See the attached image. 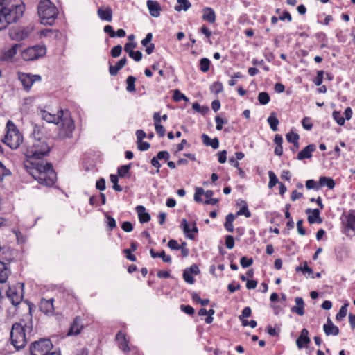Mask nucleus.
I'll return each mask as SVG.
<instances>
[{
    "mask_svg": "<svg viewBox=\"0 0 355 355\" xmlns=\"http://www.w3.org/2000/svg\"><path fill=\"white\" fill-rule=\"evenodd\" d=\"M24 168L41 185L53 187L57 181V173L51 162L24 161Z\"/></svg>",
    "mask_w": 355,
    "mask_h": 355,
    "instance_id": "obj_1",
    "label": "nucleus"
},
{
    "mask_svg": "<svg viewBox=\"0 0 355 355\" xmlns=\"http://www.w3.org/2000/svg\"><path fill=\"white\" fill-rule=\"evenodd\" d=\"M52 148L53 144L48 142L47 138L33 139L21 148L22 153L26 157L24 161L43 162V158L49 155Z\"/></svg>",
    "mask_w": 355,
    "mask_h": 355,
    "instance_id": "obj_2",
    "label": "nucleus"
},
{
    "mask_svg": "<svg viewBox=\"0 0 355 355\" xmlns=\"http://www.w3.org/2000/svg\"><path fill=\"white\" fill-rule=\"evenodd\" d=\"M37 12L44 24L52 25L58 14L56 6L50 0H41L37 8Z\"/></svg>",
    "mask_w": 355,
    "mask_h": 355,
    "instance_id": "obj_3",
    "label": "nucleus"
},
{
    "mask_svg": "<svg viewBox=\"0 0 355 355\" xmlns=\"http://www.w3.org/2000/svg\"><path fill=\"white\" fill-rule=\"evenodd\" d=\"M24 320L21 319L19 322H15L11 328L10 340L11 344L17 351L24 349L27 344L25 328L23 327Z\"/></svg>",
    "mask_w": 355,
    "mask_h": 355,
    "instance_id": "obj_4",
    "label": "nucleus"
},
{
    "mask_svg": "<svg viewBox=\"0 0 355 355\" xmlns=\"http://www.w3.org/2000/svg\"><path fill=\"white\" fill-rule=\"evenodd\" d=\"M25 9L24 4L21 2L20 4L6 5L0 14H3L9 24L15 23L24 15Z\"/></svg>",
    "mask_w": 355,
    "mask_h": 355,
    "instance_id": "obj_5",
    "label": "nucleus"
},
{
    "mask_svg": "<svg viewBox=\"0 0 355 355\" xmlns=\"http://www.w3.org/2000/svg\"><path fill=\"white\" fill-rule=\"evenodd\" d=\"M53 349V345L49 338H40L31 343L30 355H47Z\"/></svg>",
    "mask_w": 355,
    "mask_h": 355,
    "instance_id": "obj_6",
    "label": "nucleus"
},
{
    "mask_svg": "<svg viewBox=\"0 0 355 355\" xmlns=\"http://www.w3.org/2000/svg\"><path fill=\"white\" fill-rule=\"evenodd\" d=\"M46 54L44 45H34L24 49L21 53V58L26 62H31L43 58Z\"/></svg>",
    "mask_w": 355,
    "mask_h": 355,
    "instance_id": "obj_7",
    "label": "nucleus"
},
{
    "mask_svg": "<svg viewBox=\"0 0 355 355\" xmlns=\"http://www.w3.org/2000/svg\"><path fill=\"white\" fill-rule=\"evenodd\" d=\"M24 283L17 282L15 285L9 286L6 292L7 297L15 307L19 305L22 301L24 297Z\"/></svg>",
    "mask_w": 355,
    "mask_h": 355,
    "instance_id": "obj_8",
    "label": "nucleus"
},
{
    "mask_svg": "<svg viewBox=\"0 0 355 355\" xmlns=\"http://www.w3.org/2000/svg\"><path fill=\"white\" fill-rule=\"evenodd\" d=\"M17 75V79L22 85L23 89L27 93L31 92V87L35 82L42 80V76L39 74L18 71Z\"/></svg>",
    "mask_w": 355,
    "mask_h": 355,
    "instance_id": "obj_9",
    "label": "nucleus"
},
{
    "mask_svg": "<svg viewBox=\"0 0 355 355\" xmlns=\"http://www.w3.org/2000/svg\"><path fill=\"white\" fill-rule=\"evenodd\" d=\"M2 141L12 149L18 148L23 141V136L18 130L8 132L2 139Z\"/></svg>",
    "mask_w": 355,
    "mask_h": 355,
    "instance_id": "obj_10",
    "label": "nucleus"
},
{
    "mask_svg": "<svg viewBox=\"0 0 355 355\" xmlns=\"http://www.w3.org/2000/svg\"><path fill=\"white\" fill-rule=\"evenodd\" d=\"M61 125L59 130V135L63 138H71L73 135V131L75 129V125L71 118L64 117L60 121Z\"/></svg>",
    "mask_w": 355,
    "mask_h": 355,
    "instance_id": "obj_11",
    "label": "nucleus"
},
{
    "mask_svg": "<svg viewBox=\"0 0 355 355\" xmlns=\"http://www.w3.org/2000/svg\"><path fill=\"white\" fill-rule=\"evenodd\" d=\"M15 259V250L10 247L4 245L0 246V261L10 266V263Z\"/></svg>",
    "mask_w": 355,
    "mask_h": 355,
    "instance_id": "obj_12",
    "label": "nucleus"
},
{
    "mask_svg": "<svg viewBox=\"0 0 355 355\" xmlns=\"http://www.w3.org/2000/svg\"><path fill=\"white\" fill-rule=\"evenodd\" d=\"M340 218L346 229L355 232V210L351 209L348 213H343Z\"/></svg>",
    "mask_w": 355,
    "mask_h": 355,
    "instance_id": "obj_13",
    "label": "nucleus"
},
{
    "mask_svg": "<svg viewBox=\"0 0 355 355\" xmlns=\"http://www.w3.org/2000/svg\"><path fill=\"white\" fill-rule=\"evenodd\" d=\"M21 46L19 44H13L10 49L2 51L0 54L1 62H9L12 61L15 55L17 53L19 48Z\"/></svg>",
    "mask_w": 355,
    "mask_h": 355,
    "instance_id": "obj_14",
    "label": "nucleus"
},
{
    "mask_svg": "<svg viewBox=\"0 0 355 355\" xmlns=\"http://www.w3.org/2000/svg\"><path fill=\"white\" fill-rule=\"evenodd\" d=\"M199 273L200 270L198 266L196 264L193 263L189 268H187L183 271L182 277L186 282L192 284L195 281L192 275H198Z\"/></svg>",
    "mask_w": 355,
    "mask_h": 355,
    "instance_id": "obj_15",
    "label": "nucleus"
},
{
    "mask_svg": "<svg viewBox=\"0 0 355 355\" xmlns=\"http://www.w3.org/2000/svg\"><path fill=\"white\" fill-rule=\"evenodd\" d=\"M180 227L182 229L184 233L185 234L186 236L188 239H189L191 240H194L195 239V236H194L193 233H198V227L196 226V222H194L193 223V227L191 230L187 219L186 218H183L182 220V221H181V223H180Z\"/></svg>",
    "mask_w": 355,
    "mask_h": 355,
    "instance_id": "obj_16",
    "label": "nucleus"
},
{
    "mask_svg": "<svg viewBox=\"0 0 355 355\" xmlns=\"http://www.w3.org/2000/svg\"><path fill=\"white\" fill-rule=\"evenodd\" d=\"M53 302V298L49 300L42 299L39 306L40 310L47 315H53L54 313Z\"/></svg>",
    "mask_w": 355,
    "mask_h": 355,
    "instance_id": "obj_17",
    "label": "nucleus"
},
{
    "mask_svg": "<svg viewBox=\"0 0 355 355\" xmlns=\"http://www.w3.org/2000/svg\"><path fill=\"white\" fill-rule=\"evenodd\" d=\"M116 340L118 342L119 347L124 353H128L130 351L129 347V340L126 338V335L122 331H118L116 335Z\"/></svg>",
    "mask_w": 355,
    "mask_h": 355,
    "instance_id": "obj_18",
    "label": "nucleus"
},
{
    "mask_svg": "<svg viewBox=\"0 0 355 355\" xmlns=\"http://www.w3.org/2000/svg\"><path fill=\"white\" fill-rule=\"evenodd\" d=\"M305 212L306 214H309L308 217H307V220L310 224H314V223L320 224L322 223V219L320 216V209H312L311 208H308L306 209Z\"/></svg>",
    "mask_w": 355,
    "mask_h": 355,
    "instance_id": "obj_19",
    "label": "nucleus"
},
{
    "mask_svg": "<svg viewBox=\"0 0 355 355\" xmlns=\"http://www.w3.org/2000/svg\"><path fill=\"white\" fill-rule=\"evenodd\" d=\"M81 322H82V319L80 318V317L76 316L73 319V321L70 328L69 329L67 335V336L78 335L81 332V331L83 328V326L81 324Z\"/></svg>",
    "mask_w": 355,
    "mask_h": 355,
    "instance_id": "obj_20",
    "label": "nucleus"
},
{
    "mask_svg": "<svg viewBox=\"0 0 355 355\" xmlns=\"http://www.w3.org/2000/svg\"><path fill=\"white\" fill-rule=\"evenodd\" d=\"M316 145L314 144H309L301 150L297 155V159L298 160H303L305 159H310L312 157V153L315 151Z\"/></svg>",
    "mask_w": 355,
    "mask_h": 355,
    "instance_id": "obj_21",
    "label": "nucleus"
},
{
    "mask_svg": "<svg viewBox=\"0 0 355 355\" xmlns=\"http://www.w3.org/2000/svg\"><path fill=\"white\" fill-rule=\"evenodd\" d=\"M30 31L26 28H19L10 32V35L12 40L21 41L28 37Z\"/></svg>",
    "mask_w": 355,
    "mask_h": 355,
    "instance_id": "obj_22",
    "label": "nucleus"
},
{
    "mask_svg": "<svg viewBox=\"0 0 355 355\" xmlns=\"http://www.w3.org/2000/svg\"><path fill=\"white\" fill-rule=\"evenodd\" d=\"M149 13L152 17H159L160 16L162 8L157 1L148 0L146 2Z\"/></svg>",
    "mask_w": 355,
    "mask_h": 355,
    "instance_id": "obj_23",
    "label": "nucleus"
},
{
    "mask_svg": "<svg viewBox=\"0 0 355 355\" xmlns=\"http://www.w3.org/2000/svg\"><path fill=\"white\" fill-rule=\"evenodd\" d=\"M202 19L205 21L210 24H214L216 19V15L213 8L210 7H205L202 9Z\"/></svg>",
    "mask_w": 355,
    "mask_h": 355,
    "instance_id": "obj_24",
    "label": "nucleus"
},
{
    "mask_svg": "<svg viewBox=\"0 0 355 355\" xmlns=\"http://www.w3.org/2000/svg\"><path fill=\"white\" fill-rule=\"evenodd\" d=\"M323 329L327 336H337L339 334V329L334 325L329 318H327V324L323 326Z\"/></svg>",
    "mask_w": 355,
    "mask_h": 355,
    "instance_id": "obj_25",
    "label": "nucleus"
},
{
    "mask_svg": "<svg viewBox=\"0 0 355 355\" xmlns=\"http://www.w3.org/2000/svg\"><path fill=\"white\" fill-rule=\"evenodd\" d=\"M310 341L311 340L309 337V331L305 328L302 329L300 335L296 340L297 347L299 349H302L304 347L305 345L309 344Z\"/></svg>",
    "mask_w": 355,
    "mask_h": 355,
    "instance_id": "obj_26",
    "label": "nucleus"
},
{
    "mask_svg": "<svg viewBox=\"0 0 355 355\" xmlns=\"http://www.w3.org/2000/svg\"><path fill=\"white\" fill-rule=\"evenodd\" d=\"M127 63V58L124 56L123 58L119 60L115 65H112L110 64L109 66V73L111 76H115L118 74L119 71H120Z\"/></svg>",
    "mask_w": 355,
    "mask_h": 355,
    "instance_id": "obj_27",
    "label": "nucleus"
},
{
    "mask_svg": "<svg viewBox=\"0 0 355 355\" xmlns=\"http://www.w3.org/2000/svg\"><path fill=\"white\" fill-rule=\"evenodd\" d=\"M296 306L291 307V311L293 313H295L297 315L302 316L304 314V302L302 297H297L295 299Z\"/></svg>",
    "mask_w": 355,
    "mask_h": 355,
    "instance_id": "obj_28",
    "label": "nucleus"
},
{
    "mask_svg": "<svg viewBox=\"0 0 355 355\" xmlns=\"http://www.w3.org/2000/svg\"><path fill=\"white\" fill-rule=\"evenodd\" d=\"M97 14L101 20L108 22L112 20V10L110 7L107 6L105 9L100 8L97 10Z\"/></svg>",
    "mask_w": 355,
    "mask_h": 355,
    "instance_id": "obj_29",
    "label": "nucleus"
},
{
    "mask_svg": "<svg viewBox=\"0 0 355 355\" xmlns=\"http://www.w3.org/2000/svg\"><path fill=\"white\" fill-rule=\"evenodd\" d=\"M62 116L52 114L46 111H42V117L44 120L47 121L48 123H53L55 124H58L62 118L63 111L61 110Z\"/></svg>",
    "mask_w": 355,
    "mask_h": 355,
    "instance_id": "obj_30",
    "label": "nucleus"
},
{
    "mask_svg": "<svg viewBox=\"0 0 355 355\" xmlns=\"http://www.w3.org/2000/svg\"><path fill=\"white\" fill-rule=\"evenodd\" d=\"M24 303L26 304L28 311V317L29 321L26 322H23V327L25 328V331H28V333H31L33 331V322H32V308L34 305L31 303L28 300H25Z\"/></svg>",
    "mask_w": 355,
    "mask_h": 355,
    "instance_id": "obj_31",
    "label": "nucleus"
},
{
    "mask_svg": "<svg viewBox=\"0 0 355 355\" xmlns=\"http://www.w3.org/2000/svg\"><path fill=\"white\" fill-rule=\"evenodd\" d=\"M136 211L138 214L139 220L141 223H148L150 220V215L146 211V208L142 205L136 207Z\"/></svg>",
    "mask_w": 355,
    "mask_h": 355,
    "instance_id": "obj_32",
    "label": "nucleus"
},
{
    "mask_svg": "<svg viewBox=\"0 0 355 355\" xmlns=\"http://www.w3.org/2000/svg\"><path fill=\"white\" fill-rule=\"evenodd\" d=\"M10 273L11 272L9 265L0 261V283H5Z\"/></svg>",
    "mask_w": 355,
    "mask_h": 355,
    "instance_id": "obj_33",
    "label": "nucleus"
},
{
    "mask_svg": "<svg viewBox=\"0 0 355 355\" xmlns=\"http://www.w3.org/2000/svg\"><path fill=\"white\" fill-rule=\"evenodd\" d=\"M319 187H327L329 189H333L336 186V182L332 178L321 176L318 182Z\"/></svg>",
    "mask_w": 355,
    "mask_h": 355,
    "instance_id": "obj_34",
    "label": "nucleus"
},
{
    "mask_svg": "<svg viewBox=\"0 0 355 355\" xmlns=\"http://www.w3.org/2000/svg\"><path fill=\"white\" fill-rule=\"evenodd\" d=\"M267 121L272 131L275 132L278 130L279 121L277 119V114L275 112H272L270 113V115L268 118Z\"/></svg>",
    "mask_w": 355,
    "mask_h": 355,
    "instance_id": "obj_35",
    "label": "nucleus"
},
{
    "mask_svg": "<svg viewBox=\"0 0 355 355\" xmlns=\"http://www.w3.org/2000/svg\"><path fill=\"white\" fill-rule=\"evenodd\" d=\"M235 216L232 213L226 216L224 227L225 230L229 232H233L234 231L233 222Z\"/></svg>",
    "mask_w": 355,
    "mask_h": 355,
    "instance_id": "obj_36",
    "label": "nucleus"
},
{
    "mask_svg": "<svg viewBox=\"0 0 355 355\" xmlns=\"http://www.w3.org/2000/svg\"><path fill=\"white\" fill-rule=\"evenodd\" d=\"M177 1L179 5H176L174 8L177 12L187 11L191 6V3L189 0H177Z\"/></svg>",
    "mask_w": 355,
    "mask_h": 355,
    "instance_id": "obj_37",
    "label": "nucleus"
},
{
    "mask_svg": "<svg viewBox=\"0 0 355 355\" xmlns=\"http://www.w3.org/2000/svg\"><path fill=\"white\" fill-rule=\"evenodd\" d=\"M132 164L130 163L128 164L122 165L117 169L118 175L120 178L130 177V169L131 168Z\"/></svg>",
    "mask_w": 355,
    "mask_h": 355,
    "instance_id": "obj_38",
    "label": "nucleus"
},
{
    "mask_svg": "<svg viewBox=\"0 0 355 355\" xmlns=\"http://www.w3.org/2000/svg\"><path fill=\"white\" fill-rule=\"evenodd\" d=\"M105 223L108 231H112L116 227V223L115 219L109 215L107 212L105 213Z\"/></svg>",
    "mask_w": 355,
    "mask_h": 355,
    "instance_id": "obj_39",
    "label": "nucleus"
},
{
    "mask_svg": "<svg viewBox=\"0 0 355 355\" xmlns=\"http://www.w3.org/2000/svg\"><path fill=\"white\" fill-rule=\"evenodd\" d=\"M137 78L135 76H128L126 79V90L129 92H135V81Z\"/></svg>",
    "mask_w": 355,
    "mask_h": 355,
    "instance_id": "obj_40",
    "label": "nucleus"
},
{
    "mask_svg": "<svg viewBox=\"0 0 355 355\" xmlns=\"http://www.w3.org/2000/svg\"><path fill=\"white\" fill-rule=\"evenodd\" d=\"M199 65H200V69L202 72L206 73L209 70L211 62L208 58H203L200 60Z\"/></svg>",
    "mask_w": 355,
    "mask_h": 355,
    "instance_id": "obj_41",
    "label": "nucleus"
},
{
    "mask_svg": "<svg viewBox=\"0 0 355 355\" xmlns=\"http://www.w3.org/2000/svg\"><path fill=\"white\" fill-rule=\"evenodd\" d=\"M348 306L349 303L347 302L341 306L339 312L336 315V320H341L347 315Z\"/></svg>",
    "mask_w": 355,
    "mask_h": 355,
    "instance_id": "obj_42",
    "label": "nucleus"
},
{
    "mask_svg": "<svg viewBox=\"0 0 355 355\" xmlns=\"http://www.w3.org/2000/svg\"><path fill=\"white\" fill-rule=\"evenodd\" d=\"M258 101L261 105H265L270 102V97L268 92H261L258 95Z\"/></svg>",
    "mask_w": 355,
    "mask_h": 355,
    "instance_id": "obj_43",
    "label": "nucleus"
},
{
    "mask_svg": "<svg viewBox=\"0 0 355 355\" xmlns=\"http://www.w3.org/2000/svg\"><path fill=\"white\" fill-rule=\"evenodd\" d=\"M286 140L289 143H292L293 146H297V141H299L300 136L297 133L289 132L286 135Z\"/></svg>",
    "mask_w": 355,
    "mask_h": 355,
    "instance_id": "obj_44",
    "label": "nucleus"
},
{
    "mask_svg": "<svg viewBox=\"0 0 355 355\" xmlns=\"http://www.w3.org/2000/svg\"><path fill=\"white\" fill-rule=\"evenodd\" d=\"M268 175H269V179H270L269 182H268L269 188L271 189V188L274 187L277 184H279V182L278 180V178L273 171H270L268 172Z\"/></svg>",
    "mask_w": 355,
    "mask_h": 355,
    "instance_id": "obj_45",
    "label": "nucleus"
},
{
    "mask_svg": "<svg viewBox=\"0 0 355 355\" xmlns=\"http://www.w3.org/2000/svg\"><path fill=\"white\" fill-rule=\"evenodd\" d=\"M173 98L176 102H180L182 100L189 101V98L182 94L179 89H175L173 93Z\"/></svg>",
    "mask_w": 355,
    "mask_h": 355,
    "instance_id": "obj_46",
    "label": "nucleus"
},
{
    "mask_svg": "<svg viewBox=\"0 0 355 355\" xmlns=\"http://www.w3.org/2000/svg\"><path fill=\"white\" fill-rule=\"evenodd\" d=\"M244 205H243L241 209L236 212L237 216L244 215L246 218H250L251 216V213L248 209L246 202L243 201Z\"/></svg>",
    "mask_w": 355,
    "mask_h": 355,
    "instance_id": "obj_47",
    "label": "nucleus"
},
{
    "mask_svg": "<svg viewBox=\"0 0 355 355\" xmlns=\"http://www.w3.org/2000/svg\"><path fill=\"white\" fill-rule=\"evenodd\" d=\"M332 116L339 125H343L345 124V119L342 116L340 112L336 110L334 111Z\"/></svg>",
    "mask_w": 355,
    "mask_h": 355,
    "instance_id": "obj_48",
    "label": "nucleus"
},
{
    "mask_svg": "<svg viewBox=\"0 0 355 355\" xmlns=\"http://www.w3.org/2000/svg\"><path fill=\"white\" fill-rule=\"evenodd\" d=\"M12 173L10 169L7 168L1 162H0V180L5 177L11 175Z\"/></svg>",
    "mask_w": 355,
    "mask_h": 355,
    "instance_id": "obj_49",
    "label": "nucleus"
},
{
    "mask_svg": "<svg viewBox=\"0 0 355 355\" xmlns=\"http://www.w3.org/2000/svg\"><path fill=\"white\" fill-rule=\"evenodd\" d=\"M253 263V259L252 257H247L243 256L240 259V264L243 268H248Z\"/></svg>",
    "mask_w": 355,
    "mask_h": 355,
    "instance_id": "obj_50",
    "label": "nucleus"
},
{
    "mask_svg": "<svg viewBox=\"0 0 355 355\" xmlns=\"http://www.w3.org/2000/svg\"><path fill=\"white\" fill-rule=\"evenodd\" d=\"M223 89V84L219 81L214 82L211 86V91L216 94H218L220 92H221Z\"/></svg>",
    "mask_w": 355,
    "mask_h": 355,
    "instance_id": "obj_51",
    "label": "nucleus"
},
{
    "mask_svg": "<svg viewBox=\"0 0 355 355\" xmlns=\"http://www.w3.org/2000/svg\"><path fill=\"white\" fill-rule=\"evenodd\" d=\"M194 194V200L196 202H202L201 196L204 194L205 190L201 187H196Z\"/></svg>",
    "mask_w": 355,
    "mask_h": 355,
    "instance_id": "obj_52",
    "label": "nucleus"
},
{
    "mask_svg": "<svg viewBox=\"0 0 355 355\" xmlns=\"http://www.w3.org/2000/svg\"><path fill=\"white\" fill-rule=\"evenodd\" d=\"M304 266H297L295 268V271L296 272H302L304 274H305L306 272H308L309 274L311 273H313V270L309 267V266L307 265V262L306 261H304Z\"/></svg>",
    "mask_w": 355,
    "mask_h": 355,
    "instance_id": "obj_53",
    "label": "nucleus"
},
{
    "mask_svg": "<svg viewBox=\"0 0 355 355\" xmlns=\"http://www.w3.org/2000/svg\"><path fill=\"white\" fill-rule=\"evenodd\" d=\"M302 125L305 130H310L312 129L313 125L311 118L306 116L302 120Z\"/></svg>",
    "mask_w": 355,
    "mask_h": 355,
    "instance_id": "obj_54",
    "label": "nucleus"
},
{
    "mask_svg": "<svg viewBox=\"0 0 355 355\" xmlns=\"http://www.w3.org/2000/svg\"><path fill=\"white\" fill-rule=\"evenodd\" d=\"M307 189H314L318 191L320 189L319 184L314 180H308L305 183Z\"/></svg>",
    "mask_w": 355,
    "mask_h": 355,
    "instance_id": "obj_55",
    "label": "nucleus"
},
{
    "mask_svg": "<svg viewBox=\"0 0 355 355\" xmlns=\"http://www.w3.org/2000/svg\"><path fill=\"white\" fill-rule=\"evenodd\" d=\"M59 33L58 30H53L50 28H45L40 31V35L44 37H49L53 34H55V37H56Z\"/></svg>",
    "mask_w": 355,
    "mask_h": 355,
    "instance_id": "obj_56",
    "label": "nucleus"
},
{
    "mask_svg": "<svg viewBox=\"0 0 355 355\" xmlns=\"http://www.w3.org/2000/svg\"><path fill=\"white\" fill-rule=\"evenodd\" d=\"M122 49V46L118 44L111 49L110 54L113 58H118L121 55Z\"/></svg>",
    "mask_w": 355,
    "mask_h": 355,
    "instance_id": "obj_57",
    "label": "nucleus"
},
{
    "mask_svg": "<svg viewBox=\"0 0 355 355\" xmlns=\"http://www.w3.org/2000/svg\"><path fill=\"white\" fill-rule=\"evenodd\" d=\"M159 160H160V159L157 158V155L154 156L151 159V160H150L151 165L156 168V171H155L156 173H159L160 168H161V166H162L160 162H159Z\"/></svg>",
    "mask_w": 355,
    "mask_h": 355,
    "instance_id": "obj_58",
    "label": "nucleus"
},
{
    "mask_svg": "<svg viewBox=\"0 0 355 355\" xmlns=\"http://www.w3.org/2000/svg\"><path fill=\"white\" fill-rule=\"evenodd\" d=\"M180 310L189 315H193L195 313L194 309L190 305L181 304Z\"/></svg>",
    "mask_w": 355,
    "mask_h": 355,
    "instance_id": "obj_59",
    "label": "nucleus"
},
{
    "mask_svg": "<svg viewBox=\"0 0 355 355\" xmlns=\"http://www.w3.org/2000/svg\"><path fill=\"white\" fill-rule=\"evenodd\" d=\"M215 121H216V130H221L223 129V125L225 124V123H227V119H222L221 117H220L219 116H216L215 117Z\"/></svg>",
    "mask_w": 355,
    "mask_h": 355,
    "instance_id": "obj_60",
    "label": "nucleus"
},
{
    "mask_svg": "<svg viewBox=\"0 0 355 355\" xmlns=\"http://www.w3.org/2000/svg\"><path fill=\"white\" fill-rule=\"evenodd\" d=\"M225 245L228 249H232L234 247V238L232 235L225 236Z\"/></svg>",
    "mask_w": 355,
    "mask_h": 355,
    "instance_id": "obj_61",
    "label": "nucleus"
},
{
    "mask_svg": "<svg viewBox=\"0 0 355 355\" xmlns=\"http://www.w3.org/2000/svg\"><path fill=\"white\" fill-rule=\"evenodd\" d=\"M323 76H324V71H318L317 76L315 78L314 83L317 86H320L322 85L323 81Z\"/></svg>",
    "mask_w": 355,
    "mask_h": 355,
    "instance_id": "obj_62",
    "label": "nucleus"
},
{
    "mask_svg": "<svg viewBox=\"0 0 355 355\" xmlns=\"http://www.w3.org/2000/svg\"><path fill=\"white\" fill-rule=\"evenodd\" d=\"M137 43L136 42H128L125 44L124 46V51L128 53V55H130L131 53H132L134 51L133 49L136 48Z\"/></svg>",
    "mask_w": 355,
    "mask_h": 355,
    "instance_id": "obj_63",
    "label": "nucleus"
},
{
    "mask_svg": "<svg viewBox=\"0 0 355 355\" xmlns=\"http://www.w3.org/2000/svg\"><path fill=\"white\" fill-rule=\"evenodd\" d=\"M106 182L103 178H101L96 181V188L100 191H104L106 189Z\"/></svg>",
    "mask_w": 355,
    "mask_h": 355,
    "instance_id": "obj_64",
    "label": "nucleus"
}]
</instances>
